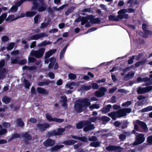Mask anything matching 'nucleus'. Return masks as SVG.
Listing matches in <instances>:
<instances>
[{
  "instance_id": "obj_14",
  "label": "nucleus",
  "mask_w": 152,
  "mask_h": 152,
  "mask_svg": "<svg viewBox=\"0 0 152 152\" xmlns=\"http://www.w3.org/2000/svg\"><path fill=\"white\" fill-rule=\"evenodd\" d=\"M55 143L54 140L50 138H48L45 140L43 143V145L46 147L53 146Z\"/></svg>"
},
{
  "instance_id": "obj_48",
  "label": "nucleus",
  "mask_w": 152,
  "mask_h": 152,
  "mask_svg": "<svg viewBox=\"0 0 152 152\" xmlns=\"http://www.w3.org/2000/svg\"><path fill=\"white\" fill-rule=\"evenodd\" d=\"M148 143L149 145H152V135L150 136L147 138Z\"/></svg>"
},
{
  "instance_id": "obj_58",
  "label": "nucleus",
  "mask_w": 152,
  "mask_h": 152,
  "mask_svg": "<svg viewBox=\"0 0 152 152\" xmlns=\"http://www.w3.org/2000/svg\"><path fill=\"white\" fill-rule=\"evenodd\" d=\"M2 124L4 127L5 128H8L10 126V124L7 122H3Z\"/></svg>"
},
{
  "instance_id": "obj_50",
  "label": "nucleus",
  "mask_w": 152,
  "mask_h": 152,
  "mask_svg": "<svg viewBox=\"0 0 152 152\" xmlns=\"http://www.w3.org/2000/svg\"><path fill=\"white\" fill-rule=\"evenodd\" d=\"M128 124L129 122L127 121H126L125 122L123 121V124L121 126V128L122 129H124L127 128Z\"/></svg>"
},
{
  "instance_id": "obj_29",
  "label": "nucleus",
  "mask_w": 152,
  "mask_h": 152,
  "mask_svg": "<svg viewBox=\"0 0 152 152\" xmlns=\"http://www.w3.org/2000/svg\"><path fill=\"white\" fill-rule=\"evenodd\" d=\"M121 110L124 116L126 115L127 113H130L132 111V109L130 108H123Z\"/></svg>"
},
{
  "instance_id": "obj_35",
  "label": "nucleus",
  "mask_w": 152,
  "mask_h": 152,
  "mask_svg": "<svg viewBox=\"0 0 152 152\" xmlns=\"http://www.w3.org/2000/svg\"><path fill=\"white\" fill-rule=\"evenodd\" d=\"M91 87L90 86H86L82 85L80 87V89L82 91L88 90L91 88Z\"/></svg>"
},
{
  "instance_id": "obj_34",
  "label": "nucleus",
  "mask_w": 152,
  "mask_h": 152,
  "mask_svg": "<svg viewBox=\"0 0 152 152\" xmlns=\"http://www.w3.org/2000/svg\"><path fill=\"white\" fill-rule=\"evenodd\" d=\"M7 16V13L6 12L3 13L0 16V22H1V23L5 20H6Z\"/></svg>"
},
{
  "instance_id": "obj_47",
  "label": "nucleus",
  "mask_w": 152,
  "mask_h": 152,
  "mask_svg": "<svg viewBox=\"0 0 152 152\" xmlns=\"http://www.w3.org/2000/svg\"><path fill=\"white\" fill-rule=\"evenodd\" d=\"M44 85H48L50 83H53L54 82V81H50L49 80L45 79L43 81Z\"/></svg>"
},
{
  "instance_id": "obj_15",
  "label": "nucleus",
  "mask_w": 152,
  "mask_h": 152,
  "mask_svg": "<svg viewBox=\"0 0 152 152\" xmlns=\"http://www.w3.org/2000/svg\"><path fill=\"white\" fill-rule=\"evenodd\" d=\"M22 135L24 138V141L26 144H28V141L32 140L31 136L28 132L23 133Z\"/></svg>"
},
{
  "instance_id": "obj_12",
  "label": "nucleus",
  "mask_w": 152,
  "mask_h": 152,
  "mask_svg": "<svg viewBox=\"0 0 152 152\" xmlns=\"http://www.w3.org/2000/svg\"><path fill=\"white\" fill-rule=\"evenodd\" d=\"M50 126V124L47 123H45L43 124L39 123L37 124V128L41 132H44L47 129L49 128Z\"/></svg>"
},
{
  "instance_id": "obj_45",
  "label": "nucleus",
  "mask_w": 152,
  "mask_h": 152,
  "mask_svg": "<svg viewBox=\"0 0 152 152\" xmlns=\"http://www.w3.org/2000/svg\"><path fill=\"white\" fill-rule=\"evenodd\" d=\"M68 77L70 79L74 80L76 78V76L75 74L70 73L68 75Z\"/></svg>"
},
{
  "instance_id": "obj_55",
  "label": "nucleus",
  "mask_w": 152,
  "mask_h": 152,
  "mask_svg": "<svg viewBox=\"0 0 152 152\" xmlns=\"http://www.w3.org/2000/svg\"><path fill=\"white\" fill-rule=\"evenodd\" d=\"M126 138V136L123 134H121L119 135V138L121 141H124Z\"/></svg>"
},
{
  "instance_id": "obj_42",
  "label": "nucleus",
  "mask_w": 152,
  "mask_h": 152,
  "mask_svg": "<svg viewBox=\"0 0 152 152\" xmlns=\"http://www.w3.org/2000/svg\"><path fill=\"white\" fill-rule=\"evenodd\" d=\"M81 24L82 25H84L86 23L88 22V19L86 17H81Z\"/></svg>"
},
{
  "instance_id": "obj_49",
  "label": "nucleus",
  "mask_w": 152,
  "mask_h": 152,
  "mask_svg": "<svg viewBox=\"0 0 152 152\" xmlns=\"http://www.w3.org/2000/svg\"><path fill=\"white\" fill-rule=\"evenodd\" d=\"M132 102L131 101H127L123 103L121 106L122 107H128L130 105Z\"/></svg>"
},
{
  "instance_id": "obj_38",
  "label": "nucleus",
  "mask_w": 152,
  "mask_h": 152,
  "mask_svg": "<svg viewBox=\"0 0 152 152\" xmlns=\"http://www.w3.org/2000/svg\"><path fill=\"white\" fill-rule=\"evenodd\" d=\"M16 18H15V17L14 15H9L7 18L6 19V21H8L10 20L11 21H12L15 20Z\"/></svg>"
},
{
  "instance_id": "obj_7",
  "label": "nucleus",
  "mask_w": 152,
  "mask_h": 152,
  "mask_svg": "<svg viewBox=\"0 0 152 152\" xmlns=\"http://www.w3.org/2000/svg\"><path fill=\"white\" fill-rule=\"evenodd\" d=\"M126 10L125 9H123L118 11V17L119 19H128L129 18V16L128 14H126L127 12Z\"/></svg>"
},
{
  "instance_id": "obj_9",
  "label": "nucleus",
  "mask_w": 152,
  "mask_h": 152,
  "mask_svg": "<svg viewBox=\"0 0 152 152\" xmlns=\"http://www.w3.org/2000/svg\"><path fill=\"white\" fill-rule=\"evenodd\" d=\"M152 90V86H150L145 88L138 87L137 89V93L139 94H142L148 92Z\"/></svg>"
},
{
  "instance_id": "obj_64",
  "label": "nucleus",
  "mask_w": 152,
  "mask_h": 152,
  "mask_svg": "<svg viewBox=\"0 0 152 152\" xmlns=\"http://www.w3.org/2000/svg\"><path fill=\"white\" fill-rule=\"evenodd\" d=\"M121 124V123L119 121H116L114 123V125L116 127H119Z\"/></svg>"
},
{
  "instance_id": "obj_36",
  "label": "nucleus",
  "mask_w": 152,
  "mask_h": 152,
  "mask_svg": "<svg viewBox=\"0 0 152 152\" xmlns=\"http://www.w3.org/2000/svg\"><path fill=\"white\" fill-rule=\"evenodd\" d=\"M134 73L132 72H129L124 76V79H126L130 77L131 78L134 76Z\"/></svg>"
},
{
  "instance_id": "obj_20",
  "label": "nucleus",
  "mask_w": 152,
  "mask_h": 152,
  "mask_svg": "<svg viewBox=\"0 0 152 152\" xmlns=\"http://www.w3.org/2000/svg\"><path fill=\"white\" fill-rule=\"evenodd\" d=\"M112 106L111 105L109 104L106 105L105 107H103L101 110V111L102 114H105L109 112L110 110V109L111 108Z\"/></svg>"
},
{
  "instance_id": "obj_60",
  "label": "nucleus",
  "mask_w": 152,
  "mask_h": 152,
  "mask_svg": "<svg viewBox=\"0 0 152 152\" xmlns=\"http://www.w3.org/2000/svg\"><path fill=\"white\" fill-rule=\"evenodd\" d=\"M28 61L29 62L34 63L36 61V59L34 57H29L28 58Z\"/></svg>"
},
{
  "instance_id": "obj_11",
  "label": "nucleus",
  "mask_w": 152,
  "mask_h": 152,
  "mask_svg": "<svg viewBox=\"0 0 152 152\" xmlns=\"http://www.w3.org/2000/svg\"><path fill=\"white\" fill-rule=\"evenodd\" d=\"M86 122L87 124L86 125H85L83 129V131L86 132L91 131L94 129V124H91V121L88 120H86Z\"/></svg>"
},
{
  "instance_id": "obj_13",
  "label": "nucleus",
  "mask_w": 152,
  "mask_h": 152,
  "mask_svg": "<svg viewBox=\"0 0 152 152\" xmlns=\"http://www.w3.org/2000/svg\"><path fill=\"white\" fill-rule=\"evenodd\" d=\"M107 91V89L103 87L100 88L98 91H96V96L98 97H101L103 96Z\"/></svg>"
},
{
  "instance_id": "obj_2",
  "label": "nucleus",
  "mask_w": 152,
  "mask_h": 152,
  "mask_svg": "<svg viewBox=\"0 0 152 152\" xmlns=\"http://www.w3.org/2000/svg\"><path fill=\"white\" fill-rule=\"evenodd\" d=\"M23 0L24 2L26 1H32L34 6L32 7V10H34L37 9L38 11L39 12H42L45 11L47 7V5L45 3L44 0H38L39 2L42 4V5L40 7L39 6V4L38 3L37 0Z\"/></svg>"
},
{
  "instance_id": "obj_8",
  "label": "nucleus",
  "mask_w": 152,
  "mask_h": 152,
  "mask_svg": "<svg viewBox=\"0 0 152 152\" xmlns=\"http://www.w3.org/2000/svg\"><path fill=\"white\" fill-rule=\"evenodd\" d=\"M48 34H46L45 32H42L40 34H37L32 35V36L28 37L27 40L30 41L32 40H37L43 37H47Z\"/></svg>"
},
{
  "instance_id": "obj_63",
  "label": "nucleus",
  "mask_w": 152,
  "mask_h": 152,
  "mask_svg": "<svg viewBox=\"0 0 152 152\" xmlns=\"http://www.w3.org/2000/svg\"><path fill=\"white\" fill-rule=\"evenodd\" d=\"M39 15L38 14L36 15L34 18V23L37 24L38 23V18H39Z\"/></svg>"
},
{
  "instance_id": "obj_33",
  "label": "nucleus",
  "mask_w": 152,
  "mask_h": 152,
  "mask_svg": "<svg viewBox=\"0 0 152 152\" xmlns=\"http://www.w3.org/2000/svg\"><path fill=\"white\" fill-rule=\"evenodd\" d=\"M17 124L19 127L23 126L24 125V123L21 118H18L17 120Z\"/></svg>"
},
{
  "instance_id": "obj_53",
  "label": "nucleus",
  "mask_w": 152,
  "mask_h": 152,
  "mask_svg": "<svg viewBox=\"0 0 152 152\" xmlns=\"http://www.w3.org/2000/svg\"><path fill=\"white\" fill-rule=\"evenodd\" d=\"M0 129H1V130H0V135H3L7 133V131L6 129H3L2 128Z\"/></svg>"
},
{
  "instance_id": "obj_23",
  "label": "nucleus",
  "mask_w": 152,
  "mask_h": 152,
  "mask_svg": "<svg viewBox=\"0 0 152 152\" xmlns=\"http://www.w3.org/2000/svg\"><path fill=\"white\" fill-rule=\"evenodd\" d=\"M64 147L63 145H56L52 147L50 149L51 151L53 152L56 151L58 150L63 148Z\"/></svg>"
},
{
  "instance_id": "obj_4",
  "label": "nucleus",
  "mask_w": 152,
  "mask_h": 152,
  "mask_svg": "<svg viewBox=\"0 0 152 152\" xmlns=\"http://www.w3.org/2000/svg\"><path fill=\"white\" fill-rule=\"evenodd\" d=\"M108 116L111 118L113 120H115L116 118L124 116L121 109L116 111H113L107 114Z\"/></svg>"
},
{
  "instance_id": "obj_32",
  "label": "nucleus",
  "mask_w": 152,
  "mask_h": 152,
  "mask_svg": "<svg viewBox=\"0 0 152 152\" xmlns=\"http://www.w3.org/2000/svg\"><path fill=\"white\" fill-rule=\"evenodd\" d=\"M37 14L36 12L28 11L26 12V15L27 17H32Z\"/></svg>"
},
{
  "instance_id": "obj_26",
  "label": "nucleus",
  "mask_w": 152,
  "mask_h": 152,
  "mask_svg": "<svg viewBox=\"0 0 152 152\" xmlns=\"http://www.w3.org/2000/svg\"><path fill=\"white\" fill-rule=\"evenodd\" d=\"M75 6H72L68 8L67 10L65 12V14L67 16L70 13H72L75 9Z\"/></svg>"
},
{
  "instance_id": "obj_1",
  "label": "nucleus",
  "mask_w": 152,
  "mask_h": 152,
  "mask_svg": "<svg viewBox=\"0 0 152 152\" xmlns=\"http://www.w3.org/2000/svg\"><path fill=\"white\" fill-rule=\"evenodd\" d=\"M90 105V101L88 98L79 99L75 102L74 109L77 113H80Z\"/></svg>"
},
{
  "instance_id": "obj_31",
  "label": "nucleus",
  "mask_w": 152,
  "mask_h": 152,
  "mask_svg": "<svg viewBox=\"0 0 152 152\" xmlns=\"http://www.w3.org/2000/svg\"><path fill=\"white\" fill-rule=\"evenodd\" d=\"M68 46V44H66V46L61 51L60 53V58L63 57L64 56L65 53L67 49V47Z\"/></svg>"
},
{
  "instance_id": "obj_51",
  "label": "nucleus",
  "mask_w": 152,
  "mask_h": 152,
  "mask_svg": "<svg viewBox=\"0 0 152 152\" xmlns=\"http://www.w3.org/2000/svg\"><path fill=\"white\" fill-rule=\"evenodd\" d=\"M135 56H132L129 58V59L128 61V63L129 64H131L133 63V60L134 59Z\"/></svg>"
},
{
  "instance_id": "obj_5",
  "label": "nucleus",
  "mask_w": 152,
  "mask_h": 152,
  "mask_svg": "<svg viewBox=\"0 0 152 152\" xmlns=\"http://www.w3.org/2000/svg\"><path fill=\"white\" fill-rule=\"evenodd\" d=\"M45 50V49L44 48H41L38 50H32L30 53V55L37 58H39L43 56Z\"/></svg>"
},
{
  "instance_id": "obj_3",
  "label": "nucleus",
  "mask_w": 152,
  "mask_h": 152,
  "mask_svg": "<svg viewBox=\"0 0 152 152\" xmlns=\"http://www.w3.org/2000/svg\"><path fill=\"white\" fill-rule=\"evenodd\" d=\"M65 131V129L64 128L60 127L48 132V135L49 137L61 136L62 135L63 133Z\"/></svg>"
},
{
  "instance_id": "obj_6",
  "label": "nucleus",
  "mask_w": 152,
  "mask_h": 152,
  "mask_svg": "<svg viewBox=\"0 0 152 152\" xmlns=\"http://www.w3.org/2000/svg\"><path fill=\"white\" fill-rule=\"evenodd\" d=\"M145 137L144 134H139L136 135L135 141L133 143L134 145H137L143 143L145 140Z\"/></svg>"
},
{
  "instance_id": "obj_43",
  "label": "nucleus",
  "mask_w": 152,
  "mask_h": 152,
  "mask_svg": "<svg viewBox=\"0 0 152 152\" xmlns=\"http://www.w3.org/2000/svg\"><path fill=\"white\" fill-rule=\"evenodd\" d=\"M11 63L12 64H18L19 60L17 58L13 59V58H11Z\"/></svg>"
},
{
  "instance_id": "obj_61",
  "label": "nucleus",
  "mask_w": 152,
  "mask_h": 152,
  "mask_svg": "<svg viewBox=\"0 0 152 152\" xmlns=\"http://www.w3.org/2000/svg\"><path fill=\"white\" fill-rule=\"evenodd\" d=\"M48 75L49 77L51 79H53L55 78V75L53 72H49L48 74Z\"/></svg>"
},
{
  "instance_id": "obj_59",
  "label": "nucleus",
  "mask_w": 152,
  "mask_h": 152,
  "mask_svg": "<svg viewBox=\"0 0 152 152\" xmlns=\"http://www.w3.org/2000/svg\"><path fill=\"white\" fill-rule=\"evenodd\" d=\"M139 34L140 36L145 38H147L148 37V35L145 34V33H144L142 31H139Z\"/></svg>"
},
{
  "instance_id": "obj_56",
  "label": "nucleus",
  "mask_w": 152,
  "mask_h": 152,
  "mask_svg": "<svg viewBox=\"0 0 152 152\" xmlns=\"http://www.w3.org/2000/svg\"><path fill=\"white\" fill-rule=\"evenodd\" d=\"M144 63V62L143 61H138L135 63V66L136 67H138L141 65H143Z\"/></svg>"
},
{
  "instance_id": "obj_27",
  "label": "nucleus",
  "mask_w": 152,
  "mask_h": 152,
  "mask_svg": "<svg viewBox=\"0 0 152 152\" xmlns=\"http://www.w3.org/2000/svg\"><path fill=\"white\" fill-rule=\"evenodd\" d=\"M100 120L102 121V124H105L110 120V118L106 116H102L101 117Z\"/></svg>"
},
{
  "instance_id": "obj_52",
  "label": "nucleus",
  "mask_w": 152,
  "mask_h": 152,
  "mask_svg": "<svg viewBox=\"0 0 152 152\" xmlns=\"http://www.w3.org/2000/svg\"><path fill=\"white\" fill-rule=\"evenodd\" d=\"M79 140L85 142H87V138L85 136L79 137Z\"/></svg>"
},
{
  "instance_id": "obj_54",
  "label": "nucleus",
  "mask_w": 152,
  "mask_h": 152,
  "mask_svg": "<svg viewBox=\"0 0 152 152\" xmlns=\"http://www.w3.org/2000/svg\"><path fill=\"white\" fill-rule=\"evenodd\" d=\"M48 20L46 22V23H42L41 24L40 26V28H46V27L48 25L49 23L48 22Z\"/></svg>"
},
{
  "instance_id": "obj_30",
  "label": "nucleus",
  "mask_w": 152,
  "mask_h": 152,
  "mask_svg": "<svg viewBox=\"0 0 152 152\" xmlns=\"http://www.w3.org/2000/svg\"><path fill=\"white\" fill-rule=\"evenodd\" d=\"M86 17L88 19V21L90 20L91 23L93 24L95 23V18H94V16L92 15H90Z\"/></svg>"
},
{
  "instance_id": "obj_44",
  "label": "nucleus",
  "mask_w": 152,
  "mask_h": 152,
  "mask_svg": "<svg viewBox=\"0 0 152 152\" xmlns=\"http://www.w3.org/2000/svg\"><path fill=\"white\" fill-rule=\"evenodd\" d=\"M75 85V83L74 82H71L69 83H68L66 85L69 88L71 89H72L73 88V86Z\"/></svg>"
},
{
  "instance_id": "obj_10",
  "label": "nucleus",
  "mask_w": 152,
  "mask_h": 152,
  "mask_svg": "<svg viewBox=\"0 0 152 152\" xmlns=\"http://www.w3.org/2000/svg\"><path fill=\"white\" fill-rule=\"evenodd\" d=\"M45 116L47 119L50 122L54 121L60 123L63 122L64 121V119H63L57 118H52V116L48 113L46 114Z\"/></svg>"
},
{
  "instance_id": "obj_28",
  "label": "nucleus",
  "mask_w": 152,
  "mask_h": 152,
  "mask_svg": "<svg viewBox=\"0 0 152 152\" xmlns=\"http://www.w3.org/2000/svg\"><path fill=\"white\" fill-rule=\"evenodd\" d=\"M109 19L112 21H118L119 19L118 15L116 17L114 15H110L108 16Z\"/></svg>"
},
{
  "instance_id": "obj_46",
  "label": "nucleus",
  "mask_w": 152,
  "mask_h": 152,
  "mask_svg": "<svg viewBox=\"0 0 152 152\" xmlns=\"http://www.w3.org/2000/svg\"><path fill=\"white\" fill-rule=\"evenodd\" d=\"M68 5V4H63L62 5L61 7H59V8H57L56 7H54V9L55 10H57L58 11L64 9L65 7L67 6Z\"/></svg>"
},
{
  "instance_id": "obj_17",
  "label": "nucleus",
  "mask_w": 152,
  "mask_h": 152,
  "mask_svg": "<svg viewBox=\"0 0 152 152\" xmlns=\"http://www.w3.org/2000/svg\"><path fill=\"white\" fill-rule=\"evenodd\" d=\"M121 149L122 148L119 145H109L106 147V149L109 151H115Z\"/></svg>"
},
{
  "instance_id": "obj_21",
  "label": "nucleus",
  "mask_w": 152,
  "mask_h": 152,
  "mask_svg": "<svg viewBox=\"0 0 152 152\" xmlns=\"http://www.w3.org/2000/svg\"><path fill=\"white\" fill-rule=\"evenodd\" d=\"M56 51V49L51 50L45 53V58L46 59L49 58L51 56L54 54Z\"/></svg>"
},
{
  "instance_id": "obj_37",
  "label": "nucleus",
  "mask_w": 152,
  "mask_h": 152,
  "mask_svg": "<svg viewBox=\"0 0 152 152\" xmlns=\"http://www.w3.org/2000/svg\"><path fill=\"white\" fill-rule=\"evenodd\" d=\"M152 110V106H149L147 107L144 108L142 109L141 111L142 112H145Z\"/></svg>"
},
{
  "instance_id": "obj_41",
  "label": "nucleus",
  "mask_w": 152,
  "mask_h": 152,
  "mask_svg": "<svg viewBox=\"0 0 152 152\" xmlns=\"http://www.w3.org/2000/svg\"><path fill=\"white\" fill-rule=\"evenodd\" d=\"M18 9V7L17 6L14 5L12 6L10 8V10L8 11L9 13H10L11 12H16Z\"/></svg>"
},
{
  "instance_id": "obj_40",
  "label": "nucleus",
  "mask_w": 152,
  "mask_h": 152,
  "mask_svg": "<svg viewBox=\"0 0 152 152\" xmlns=\"http://www.w3.org/2000/svg\"><path fill=\"white\" fill-rule=\"evenodd\" d=\"M15 46V43L14 42H11L10 43L7 47V50H12Z\"/></svg>"
},
{
  "instance_id": "obj_39",
  "label": "nucleus",
  "mask_w": 152,
  "mask_h": 152,
  "mask_svg": "<svg viewBox=\"0 0 152 152\" xmlns=\"http://www.w3.org/2000/svg\"><path fill=\"white\" fill-rule=\"evenodd\" d=\"M30 83L26 79H24V86L26 88L29 89L30 86Z\"/></svg>"
},
{
  "instance_id": "obj_19",
  "label": "nucleus",
  "mask_w": 152,
  "mask_h": 152,
  "mask_svg": "<svg viewBox=\"0 0 152 152\" xmlns=\"http://www.w3.org/2000/svg\"><path fill=\"white\" fill-rule=\"evenodd\" d=\"M37 91L38 93L44 95H47L49 93L48 91L45 89L41 87H38L37 88Z\"/></svg>"
},
{
  "instance_id": "obj_25",
  "label": "nucleus",
  "mask_w": 152,
  "mask_h": 152,
  "mask_svg": "<svg viewBox=\"0 0 152 152\" xmlns=\"http://www.w3.org/2000/svg\"><path fill=\"white\" fill-rule=\"evenodd\" d=\"M11 100V98L7 96H4L2 99V102L5 104L10 103Z\"/></svg>"
},
{
  "instance_id": "obj_57",
  "label": "nucleus",
  "mask_w": 152,
  "mask_h": 152,
  "mask_svg": "<svg viewBox=\"0 0 152 152\" xmlns=\"http://www.w3.org/2000/svg\"><path fill=\"white\" fill-rule=\"evenodd\" d=\"M27 62V61L26 59H22L19 61L18 64L23 65L25 64Z\"/></svg>"
},
{
  "instance_id": "obj_62",
  "label": "nucleus",
  "mask_w": 152,
  "mask_h": 152,
  "mask_svg": "<svg viewBox=\"0 0 152 152\" xmlns=\"http://www.w3.org/2000/svg\"><path fill=\"white\" fill-rule=\"evenodd\" d=\"M1 39L2 41L4 42H6L8 41L9 37L6 36H4L1 38Z\"/></svg>"
},
{
  "instance_id": "obj_16",
  "label": "nucleus",
  "mask_w": 152,
  "mask_h": 152,
  "mask_svg": "<svg viewBox=\"0 0 152 152\" xmlns=\"http://www.w3.org/2000/svg\"><path fill=\"white\" fill-rule=\"evenodd\" d=\"M136 123L139 125L140 127L143 129L145 132H146L148 130L147 126L146 124L144 122L137 120L136 121Z\"/></svg>"
},
{
  "instance_id": "obj_24",
  "label": "nucleus",
  "mask_w": 152,
  "mask_h": 152,
  "mask_svg": "<svg viewBox=\"0 0 152 152\" xmlns=\"http://www.w3.org/2000/svg\"><path fill=\"white\" fill-rule=\"evenodd\" d=\"M142 82H148L145 83V85L148 86L152 84V80L149 78L145 77L142 78Z\"/></svg>"
},
{
  "instance_id": "obj_18",
  "label": "nucleus",
  "mask_w": 152,
  "mask_h": 152,
  "mask_svg": "<svg viewBox=\"0 0 152 152\" xmlns=\"http://www.w3.org/2000/svg\"><path fill=\"white\" fill-rule=\"evenodd\" d=\"M86 120H83L80 121L76 124V128L77 129H81L84 127L85 125H86L87 123L86 122Z\"/></svg>"
},
{
  "instance_id": "obj_22",
  "label": "nucleus",
  "mask_w": 152,
  "mask_h": 152,
  "mask_svg": "<svg viewBox=\"0 0 152 152\" xmlns=\"http://www.w3.org/2000/svg\"><path fill=\"white\" fill-rule=\"evenodd\" d=\"M76 142V140H71L64 141L62 142V143L66 145H70L74 144Z\"/></svg>"
}]
</instances>
